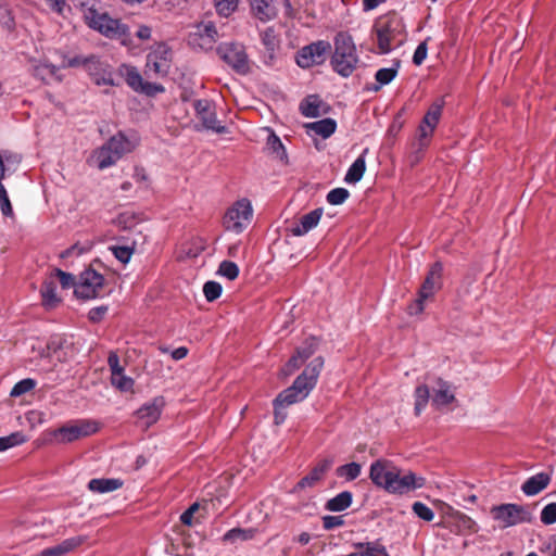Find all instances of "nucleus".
<instances>
[{"label":"nucleus","instance_id":"nucleus-13","mask_svg":"<svg viewBox=\"0 0 556 556\" xmlns=\"http://www.w3.org/2000/svg\"><path fill=\"white\" fill-rule=\"evenodd\" d=\"M217 53L238 74L245 75L250 72V61L243 45L225 42L218 46Z\"/></svg>","mask_w":556,"mask_h":556},{"label":"nucleus","instance_id":"nucleus-3","mask_svg":"<svg viewBox=\"0 0 556 556\" xmlns=\"http://www.w3.org/2000/svg\"><path fill=\"white\" fill-rule=\"evenodd\" d=\"M323 366L324 359L321 357L314 358L305 367L303 372L296 377L292 386L285 389L277 395L276 400L278 405L283 404L286 406H290L304 401L315 388Z\"/></svg>","mask_w":556,"mask_h":556},{"label":"nucleus","instance_id":"nucleus-28","mask_svg":"<svg viewBox=\"0 0 556 556\" xmlns=\"http://www.w3.org/2000/svg\"><path fill=\"white\" fill-rule=\"evenodd\" d=\"M60 66H55L48 62H39L34 66V75L35 77L41 79L46 84H49L51 80H55L61 83L63 77L59 74Z\"/></svg>","mask_w":556,"mask_h":556},{"label":"nucleus","instance_id":"nucleus-52","mask_svg":"<svg viewBox=\"0 0 556 556\" xmlns=\"http://www.w3.org/2000/svg\"><path fill=\"white\" fill-rule=\"evenodd\" d=\"M541 521L544 525H553L556 522V503H549L542 509Z\"/></svg>","mask_w":556,"mask_h":556},{"label":"nucleus","instance_id":"nucleus-24","mask_svg":"<svg viewBox=\"0 0 556 556\" xmlns=\"http://www.w3.org/2000/svg\"><path fill=\"white\" fill-rule=\"evenodd\" d=\"M323 216V208H315L303 215L291 229L292 235L301 237L315 228Z\"/></svg>","mask_w":556,"mask_h":556},{"label":"nucleus","instance_id":"nucleus-30","mask_svg":"<svg viewBox=\"0 0 556 556\" xmlns=\"http://www.w3.org/2000/svg\"><path fill=\"white\" fill-rule=\"evenodd\" d=\"M123 481L115 478H97L88 482V489L94 493H109L122 488Z\"/></svg>","mask_w":556,"mask_h":556},{"label":"nucleus","instance_id":"nucleus-41","mask_svg":"<svg viewBox=\"0 0 556 556\" xmlns=\"http://www.w3.org/2000/svg\"><path fill=\"white\" fill-rule=\"evenodd\" d=\"M26 442V437L23 432L16 431L7 437L0 438V452H3L8 448L17 446Z\"/></svg>","mask_w":556,"mask_h":556},{"label":"nucleus","instance_id":"nucleus-17","mask_svg":"<svg viewBox=\"0 0 556 556\" xmlns=\"http://www.w3.org/2000/svg\"><path fill=\"white\" fill-rule=\"evenodd\" d=\"M104 285V278L96 270L88 268L80 274L74 293L77 298L90 300L97 298Z\"/></svg>","mask_w":556,"mask_h":556},{"label":"nucleus","instance_id":"nucleus-49","mask_svg":"<svg viewBox=\"0 0 556 556\" xmlns=\"http://www.w3.org/2000/svg\"><path fill=\"white\" fill-rule=\"evenodd\" d=\"M317 348V341L315 338H309L296 350V355L304 362L309 358Z\"/></svg>","mask_w":556,"mask_h":556},{"label":"nucleus","instance_id":"nucleus-2","mask_svg":"<svg viewBox=\"0 0 556 556\" xmlns=\"http://www.w3.org/2000/svg\"><path fill=\"white\" fill-rule=\"evenodd\" d=\"M323 366L324 359L321 357L314 358L305 367L303 372L296 377L292 386L285 389L277 395L276 400L278 405L283 404L286 406H290L304 401L315 388Z\"/></svg>","mask_w":556,"mask_h":556},{"label":"nucleus","instance_id":"nucleus-50","mask_svg":"<svg viewBox=\"0 0 556 556\" xmlns=\"http://www.w3.org/2000/svg\"><path fill=\"white\" fill-rule=\"evenodd\" d=\"M412 509L414 514L425 521H431L434 518L433 510L421 502H415Z\"/></svg>","mask_w":556,"mask_h":556},{"label":"nucleus","instance_id":"nucleus-1","mask_svg":"<svg viewBox=\"0 0 556 556\" xmlns=\"http://www.w3.org/2000/svg\"><path fill=\"white\" fill-rule=\"evenodd\" d=\"M369 478L377 488L383 489L388 493L400 495L420 489L426 483L425 478L412 471L402 475L399 467L391 460L383 458L371 463Z\"/></svg>","mask_w":556,"mask_h":556},{"label":"nucleus","instance_id":"nucleus-47","mask_svg":"<svg viewBox=\"0 0 556 556\" xmlns=\"http://www.w3.org/2000/svg\"><path fill=\"white\" fill-rule=\"evenodd\" d=\"M220 276L229 280H235L239 275V267L236 263L230 261H223L219 264L218 271Z\"/></svg>","mask_w":556,"mask_h":556},{"label":"nucleus","instance_id":"nucleus-12","mask_svg":"<svg viewBox=\"0 0 556 556\" xmlns=\"http://www.w3.org/2000/svg\"><path fill=\"white\" fill-rule=\"evenodd\" d=\"M172 61V49L165 43H157L147 55L144 74L148 77H163L168 74Z\"/></svg>","mask_w":556,"mask_h":556},{"label":"nucleus","instance_id":"nucleus-33","mask_svg":"<svg viewBox=\"0 0 556 556\" xmlns=\"http://www.w3.org/2000/svg\"><path fill=\"white\" fill-rule=\"evenodd\" d=\"M367 153V149L364 150V152L352 163V165L349 167L344 181L348 184H356L358 182L366 170V161H365V154Z\"/></svg>","mask_w":556,"mask_h":556},{"label":"nucleus","instance_id":"nucleus-45","mask_svg":"<svg viewBox=\"0 0 556 556\" xmlns=\"http://www.w3.org/2000/svg\"><path fill=\"white\" fill-rule=\"evenodd\" d=\"M350 197V192L345 188H334L327 194V202L331 205H340Z\"/></svg>","mask_w":556,"mask_h":556},{"label":"nucleus","instance_id":"nucleus-5","mask_svg":"<svg viewBox=\"0 0 556 556\" xmlns=\"http://www.w3.org/2000/svg\"><path fill=\"white\" fill-rule=\"evenodd\" d=\"M334 51L331 56V65L336 73L342 77L352 75L358 63V55L351 35L340 31L336 35Z\"/></svg>","mask_w":556,"mask_h":556},{"label":"nucleus","instance_id":"nucleus-56","mask_svg":"<svg viewBox=\"0 0 556 556\" xmlns=\"http://www.w3.org/2000/svg\"><path fill=\"white\" fill-rule=\"evenodd\" d=\"M427 53H428V46H427V41L425 40L417 46V48L414 52V55H413V63L415 65H421L427 58Z\"/></svg>","mask_w":556,"mask_h":556},{"label":"nucleus","instance_id":"nucleus-40","mask_svg":"<svg viewBox=\"0 0 556 556\" xmlns=\"http://www.w3.org/2000/svg\"><path fill=\"white\" fill-rule=\"evenodd\" d=\"M254 534V529L233 528L224 534L223 540L225 542L248 541L253 539Z\"/></svg>","mask_w":556,"mask_h":556},{"label":"nucleus","instance_id":"nucleus-35","mask_svg":"<svg viewBox=\"0 0 556 556\" xmlns=\"http://www.w3.org/2000/svg\"><path fill=\"white\" fill-rule=\"evenodd\" d=\"M352 501V493L350 491H343L326 503V509L329 511H342L351 506Z\"/></svg>","mask_w":556,"mask_h":556},{"label":"nucleus","instance_id":"nucleus-44","mask_svg":"<svg viewBox=\"0 0 556 556\" xmlns=\"http://www.w3.org/2000/svg\"><path fill=\"white\" fill-rule=\"evenodd\" d=\"M35 387H36V381L34 379H31V378L23 379L14 384V387L12 388V390L10 392V395L12 397H18V396L31 391Z\"/></svg>","mask_w":556,"mask_h":556},{"label":"nucleus","instance_id":"nucleus-4","mask_svg":"<svg viewBox=\"0 0 556 556\" xmlns=\"http://www.w3.org/2000/svg\"><path fill=\"white\" fill-rule=\"evenodd\" d=\"M377 37V53L388 54L406 40L405 25L396 14L378 18L374 25Z\"/></svg>","mask_w":556,"mask_h":556},{"label":"nucleus","instance_id":"nucleus-7","mask_svg":"<svg viewBox=\"0 0 556 556\" xmlns=\"http://www.w3.org/2000/svg\"><path fill=\"white\" fill-rule=\"evenodd\" d=\"M442 277L443 265L440 262L433 263L418 290L417 298L407 306V313L410 316L419 315L425 311L426 302L442 288Z\"/></svg>","mask_w":556,"mask_h":556},{"label":"nucleus","instance_id":"nucleus-15","mask_svg":"<svg viewBox=\"0 0 556 556\" xmlns=\"http://www.w3.org/2000/svg\"><path fill=\"white\" fill-rule=\"evenodd\" d=\"M218 40V33L212 22H201L192 26L188 34V45L192 49L212 50Z\"/></svg>","mask_w":556,"mask_h":556},{"label":"nucleus","instance_id":"nucleus-26","mask_svg":"<svg viewBox=\"0 0 556 556\" xmlns=\"http://www.w3.org/2000/svg\"><path fill=\"white\" fill-rule=\"evenodd\" d=\"M551 482V476L545 472H539L528 478L521 486L522 492L528 496H533L544 490Z\"/></svg>","mask_w":556,"mask_h":556},{"label":"nucleus","instance_id":"nucleus-51","mask_svg":"<svg viewBox=\"0 0 556 556\" xmlns=\"http://www.w3.org/2000/svg\"><path fill=\"white\" fill-rule=\"evenodd\" d=\"M200 505L199 503H193L191 506H189L188 509H186L180 515V521L182 525L191 527L198 522V519L194 518V514L199 510Z\"/></svg>","mask_w":556,"mask_h":556},{"label":"nucleus","instance_id":"nucleus-62","mask_svg":"<svg viewBox=\"0 0 556 556\" xmlns=\"http://www.w3.org/2000/svg\"><path fill=\"white\" fill-rule=\"evenodd\" d=\"M203 244L201 242L194 243L190 249L181 251V257L193 258L200 255L203 251Z\"/></svg>","mask_w":556,"mask_h":556},{"label":"nucleus","instance_id":"nucleus-42","mask_svg":"<svg viewBox=\"0 0 556 556\" xmlns=\"http://www.w3.org/2000/svg\"><path fill=\"white\" fill-rule=\"evenodd\" d=\"M267 148L281 161H287L286 149L278 136L271 132L267 138Z\"/></svg>","mask_w":556,"mask_h":556},{"label":"nucleus","instance_id":"nucleus-57","mask_svg":"<svg viewBox=\"0 0 556 556\" xmlns=\"http://www.w3.org/2000/svg\"><path fill=\"white\" fill-rule=\"evenodd\" d=\"M108 309L109 308L105 305H101V306L91 308L88 313L89 320L92 323H100L104 318L105 314L108 313Z\"/></svg>","mask_w":556,"mask_h":556},{"label":"nucleus","instance_id":"nucleus-36","mask_svg":"<svg viewBox=\"0 0 556 556\" xmlns=\"http://www.w3.org/2000/svg\"><path fill=\"white\" fill-rule=\"evenodd\" d=\"M443 105V100H438L431 104V106L425 114L422 122L425 125H427L428 128H430V131H433L435 129L442 114Z\"/></svg>","mask_w":556,"mask_h":556},{"label":"nucleus","instance_id":"nucleus-53","mask_svg":"<svg viewBox=\"0 0 556 556\" xmlns=\"http://www.w3.org/2000/svg\"><path fill=\"white\" fill-rule=\"evenodd\" d=\"M54 275L59 278L63 289H70L72 287L75 288V286L77 285L75 282V276L70 273L56 268L54 269Z\"/></svg>","mask_w":556,"mask_h":556},{"label":"nucleus","instance_id":"nucleus-8","mask_svg":"<svg viewBox=\"0 0 556 556\" xmlns=\"http://www.w3.org/2000/svg\"><path fill=\"white\" fill-rule=\"evenodd\" d=\"M86 21L92 29L110 39H121L124 45L129 37V28L119 20L112 18L106 13H99L94 9H89L86 13Z\"/></svg>","mask_w":556,"mask_h":556},{"label":"nucleus","instance_id":"nucleus-20","mask_svg":"<svg viewBox=\"0 0 556 556\" xmlns=\"http://www.w3.org/2000/svg\"><path fill=\"white\" fill-rule=\"evenodd\" d=\"M162 407V399H154L153 401L143 404L135 413L137 426L146 430L154 425L161 416Z\"/></svg>","mask_w":556,"mask_h":556},{"label":"nucleus","instance_id":"nucleus-23","mask_svg":"<svg viewBox=\"0 0 556 556\" xmlns=\"http://www.w3.org/2000/svg\"><path fill=\"white\" fill-rule=\"evenodd\" d=\"M84 542L85 538L80 535L68 538L62 541L60 544L45 548L40 553L33 556H64L80 546Z\"/></svg>","mask_w":556,"mask_h":556},{"label":"nucleus","instance_id":"nucleus-34","mask_svg":"<svg viewBox=\"0 0 556 556\" xmlns=\"http://www.w3.org/2000/svg\"><path fill=\"white\" fill-rule=\"evenodd\" d=\"M306 127L309 131L326 139L329 138L336 131L337 122L328 117L317 122L309 123L306 125Z\"/></svg>","mask_w":556,"mask_h":556},{"label":"nucleus","instance_id":"nucleus-60","mask_svg":"<svg viewBox=\"0 0 556 556\" xmlns=\"http://www.w3.org/2000/svg\"><path fill=\"white\" fill-rule=\"evenodd\" d=\"M108 364L111 370V377L124 371V368L119 364V357L116 353H110Z\"/></svg>","mask_w":556,"mask_h":556},{"label":"nucleus","instance_id":"nucleus-38","mask_svg":"<svg viewBox=\"0 0 556 556\" xmlns=\"http://www.w3.org/2000/svg\"><path fill=\"white\" fill-rule=\"evenodd\" d=\"M362 472V465L355 462L337 467L336 475L343 478L345 481H353L359 477Z\"/></svg>","mask_w":556,"mask_h":556},{"label":"nucleus","instance_id":"nucleus-37","mask_svg":"<svg viewBox=\"0 0 556 556\" xmlns=\"http://www.w3.org/2000/svg\"><path fill=\"white\" fill-rule=\"evenodd\" d=\"M320 100L317 96H309L300 104V111L305 117H318L321 112L319 110Z\"/></svg>","mask_w":556,"mask_h":556},{"label":"nucleus","instance_id":"nucleus-48","mask_svg":"<svg viewBox=\"0 0 556 556\" xmlns=\"http://www.w3.org/2000/svg\"><path fill=\"white\" fill-rule=\"evenodd\" d=\"M111 383L119 391L126 392L132 389L134 380L125 376L123 372L111 377Z\"/></svg>","mask_w":556,"mask_h":556},{"label":"nucleus","instance_id":"nucleus-54","mask_svg":"<svg viewBox=\"0 0 556 556\" xmlns=\"http://www.w3.org/2000/svg\"><path fill=\"white\" fill-rule=\"evenodd\" d=\"M111 250L114 256L124 264H127L132 255V249L129 247H113Z\"/></svg>","mask_w":556,"mask_h":556},{"label":"nucleus","instance_id":"nucleus-11","mask_svg":"<svg viewBox=\"0 0 556 556\" xmlns=\"http://www.w3.org/2000/svg\"><path fill=\"white\" fill-rule=\"evenodd\" d=\"M491 515L502 528L513 527L523 522H531V510L518 504H502L491 509Z\"/></svg>","mask_w":556,"mask_h":556},{"label":"nucleus","instance_id":"nucleus-21","mask_svg":"<svg viewBox=\"0 0 556 556\" xmlns=\"http://www.w3.org/2000/svg\"><path fill=\"white\" fill-rule=\"evenodd\" d=\"M85 68L89 73V75L93 77L94 83L97 85H114L113 75L110 70V66L106 63L102 62L98 56H88Z\"/></svg>","mask_w":556,"mask_h":556},{"label":"nucleus","instance_id":"nucleus-61","mask_svg":"<svg viewBox=\"0 0 556 556\" xmlns=\"http://www.w3.org/2000/svg\"><path fill=\"white\" fill-rule=\"evenodd\" d=\"M87 60H88V56H87V58H84V56H80V55H77V56H74V58H70V59L65 60V61L60 65V68H66V67H78V66H84V67H86Z\"/></svg>","mask_w":556,"mask_h":556},{"label":"nucleus","instance_id":"nucleus-10","mask_svg":"<svg viewBox=\"0 0 556 556\" xmlns=\"http://www.w3.org/2000/svg\"><path fill=\"white\" fill-rule=\"evenodd\" d=\"M253 210L248 199L235 202L225 213L223 225L226 230L241 233L250 224Z\"/></svg>","mask_w":556,"mask_h":556},{"label":"nucleus","instance_id":"nucleus-27","mask_svg":"<svg viewBox=\"0 0 556 556\" xmlns=\"http://www.w3.org/2000/svg\"><path fill=\"white\" fill-rule=\"evenodd\" d=\"M40 294L42 299V305L47 309L55 308L61 299L56 294V282L53 278L46 279L41 286Z\"/></svg>","mask_w":556,"mask_h":556},{"label":"nucleus","instance_id":"nucleus-39","mask_svg":"<svg viewBox=\"0 0 556 556\" xmlns=\"http://www.w3.org/2000/svg\"><path fill=\"white\" fill-rule=\"evenodd\" d=\"M430 388L427 384L418 386L415 390V414L420 415L431 397Z\"/></svg>","mask_w":556,"mask_h":556},{"label":"nucleus","instance_id":"nucleus-6","mask_svg":"<svg viewBox=\"0 0 556 556\" xmlns=\"http://www.w3.org/2000/svg\"><path fill=\"white\" fill-rule=\"evenodd\" d=\"M136 146V139L130 140L119 132L93 152L92 161L99 169L108 168L115 164L125 153L132 151Z\"/></svg>","mask_w":556,"mask_h":556},{"label":"nucleus","instance_id":"nucleus-19","mask_svg":"<svg viewBox=\"0 0 556 556\" xmlns=\"http://www.w3.org/2000/svg\"><path fill=\"white\" fill-rule=\"evenodd\" d=\"M261 42L263 45L262 62L266 66H273L278 60L280 50L279 34L274 27H267L260 34Z\"/></svg>","mask_w":556,"mask_h":556},{"label":"nucleus","instance_id":"nucleus-9","mask_svg":"<svg viewBox=\"0 0 556 556\" xmlns=\"http://www.w3.org/2000/svg\"><path fill=\"white\" fill-rule=\"evenodd\" d=\"M99 424L90 419H75L65 422L51 432L52 440L58 444H68L98 432Z\"/></svg>","mask_w":556,"mask_h":556},{"label":"nucleus","instance_id":"nucleus-29","mask_svg":"<svg viewBox=\"0 0 556 556\" xmlns=\"http://www.w3.org/2000/svg\"><path fill=\"white\" fill-rule=\"evenodd\" d=\"M400 68V61H394L391 67H383L376 72L375 79L376 84L372 85L369 90L379 91L383 86L390 84L397 75Z\"/></svg>","mask_w":556,"mask_h":556},{"label":"nucleus","instance_id":"nucleus-22","mask_svg":"<svg viewBox=\"0 0 556 556\" xmlns=\"http://www.w3.org/2000/svg\"><path fill=\"white\" fill-rule=\"evenodd\" d=\"M431 392L432 405L437 407L446 406L455 399L450 383L441 378L435 380L434 386L431 388Z\"/></svg>","mask_w":556,"mask_h":556},{"label":"nucleus","instance_id":"nucleus-14","mask_svg":"<svg viewBox=\"0 0 556 556\" xmlns=\"http://www.w3.org/2000/svg\"><path fill=\"white\" fill-rule=\"evenodd\" d=\"M330 50V42L326 40H317L301 48L296 53L295 62L301 68L321 65L327 60V55Z\"/></svg>","mask_w":556,"mask_h":556},{"label":"nucleus","instance_id":"nucleus-25","mask_svg":"<svg viewBox=\"0 0 556 556\" xmlns=\"http://www.w3.org/2000/svg\"><path fill=\"white\" fill-rule=\"evenodd\" d=\"M332 464H333V460L330 458L320 460L311 470V472L308 475H306L299 481V483H298L299 488L304 489L306 486H313L316 482L321 480V478L325 476V473L331 468Z\"/></svg>","mask_w":556,"mask_h":556},{"label":"nucleus","instance_id":"nucleus-18","mask_svg":"<svg viewBox=\"0 0 556 556\" xmlns=\"http://www.w3.org/2000/svg\"><path fill=\"white\" fill-rule=\"evenodd\" d=\"M192 106L205 129L216 134L226 132V127L216 118L215 106L211 101L195 100L192 102Z\"/></svg>","mask_w":556,"mask_h":556},{"label":"nucleus","instance_id":"nucleus-31","mask_svg":"<svg viewBox=\"0 0 556 556\" xmlns=\"http://www.w3.org/2000/svg\"><path fill=\"white\" fill-rule=\"evenodd\" d=\"M251 7L261 21L273 20L277 14L274 0H251Z\"/></svg>","mask_w":556,"mask_h":556},{"label":"nucleus","instance_id":"nucleus-43","mask_svg":"<svg viewBox=\"0 0 556 556\" xmlns=\"http://www.w3.org/2000/svg\"><path fill=\"white\" fill-rule=\"evenodd\" d=\"M223 287L217 281H206L203 286V293L208 302L217 300L222 295Z\"/></svg>","mask_w":556,"mask_h":556},{"label":"nucleus","instance_id":"nucleus-63","mask_svg":"<svg viewBox=\"0 0 556 556\" xmlns=\"http://www.w3.org/2000/svg\"><path fill=\"white\" fill-rule=\"evenodd\" d=\"M0 208L4 216H12L13 215V207L11 205V202L9 200V197H4V199H1L0 201Z\"/></svg>","mask_w":556,"mask_h":556},{"label":"nucleus","instance_id":"nucleus-58","mask_svg":"<svg viewBox=\"0 0 556 556\" xmlns=\"http://www.w3.org/2000/svg\"><path fill=\"white\" fill-rule=\"evenodd\" d=\"M273 404H274V419H275V424L276 425H281L282 422H285V420L287 418L286 408L288 406H286L283 404L278 405L276 399L274 400Z\"/></svg>","mask_w":556,"mask_h":556},{"label":"nucleus","instance_id":"nucleus-64","mask_svg":"<svg viewBox=\"0 0 556 556\" xmlns=\"http://www.w3.org/2000/svg\"><path fill=\"white\" fill-rule=\"evenodd\" d=\"M136 36L141 40H148L151 37V28L149 26L141 25L137 30Z\"/></svg>","mask_w":556,"mask_h":556},{"label":"nucleus","instance_id":"nucleus-32","mask_svg":"<svg viewBox=\"0 0 556 556\" xmlns=\"http://www.w3.org/2000/svg\"><path fill=\"white\" fill-rule=\"evenodd\" d=\"M355 556H388L386 547L378 542L353 543Z\"/></svg>","mask_w":556,"mask_h":556},{"label":"nucleus","instance_id":"nucleus-59","mask_svg":"<svg viewBox=\"0 0 556 556\" xmlns=\"http://www.w3.org/2000/svg\"><path fill=\"white\" fill-rule=\"evenodd\" d=\"M303 363H304V361L302 358H300L299 355H296V354L293 355L288 361L286 366L283 367V369H282L283 375L289 376V375L293 374L294 370L298 369Z\"/></svg>","mask_w":556,"mask_h":556},{"label":"nucleus","instance_id":"nucleus-46","mask_svg":"<svg viewBox=\"0 0 556 556\" xmlns=\"http://www.w3.org/2000/svg\"><path fill=\"white\" fill-rule=\"evenodd\" d=\"M239 0H214L216 11L222 16H229L238 8Z\"/></svg>","mask_w":556,"mask_h":556},{"label":"nucleus","instance_id":"nucleus-16","mask_svg":"<svg viewBox=\"0 0 556 556\" xmlns=\"http://www.w3.org/2000/svg\"><path fill=\"white\" fill-rule=\"evenodd\" d=\"M119 73L125 78L126 84L136 92L149 97L164 92V87L160 84L144 81L136 66L122 64Z\"/></svg>","mask_w":556,"mask_h":556},{"label":"nucleus","instance_id":"nucleus-55","mask_svg":"<svg viewBox=\"0 0 556 556\" xmlns=\"http://www.w3.org/2000/svg\"><path fill=\"white\" fill-rule=\"evenodd\" d=\"M344 519L342 516L327 515L323 517V527L325 530H332L334 528L342 527Z\"/></svg>","mask_w":556,"mask_h":556}]
</instances>
